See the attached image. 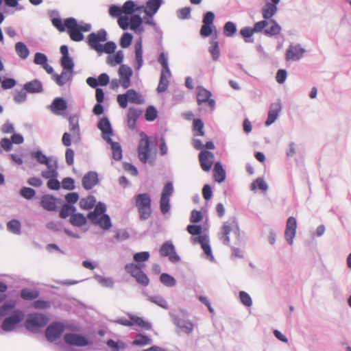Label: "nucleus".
<instances>
[{
  "instance_id": "f257e3e1",
  "label": "nucleus",
  "mask_w": 351,
  "mask_h": 351,
  "mask_svg": "<svg viewBox=\"0 0 351 351\" xmlns=\"http://www.w3.org/2000/svg\"><path fill=\"white\" fill-rule=\"evenodd\" d=\"M65 26L70 38L75 42H80L84 39L82 32H86L90 30L91 26L89 24H78L74 18H67L65 19Z\"/></svg>"
},
{
  "instance_id": "f03ea898",
  "label": "nucleus",
  "mask_w": 351,
  "mask_h": 351,
  "mask_svg": "<svg viewBox=\"0 0 351 351\" xmlns=\"http://www.w3.org/2000/svg\"><path fill=\"white\" fill-rule=\"evenodd\" d=\"M134 204L138 212L141 221H145L152 215L151 197L147 193H139L134 196Z\"/></svg>"
},
{
  "instance_id": "7ed1b4c3",
  "label": "nucleus",
  "mask_w": 351,
  "mask_h": 351,
  "mask_svg": "<svg viewBox=\"0 0 351 351\" xmlns=\"http://www.w3.org/2000/svg\"><path fill=\"white\" fill-rule=\"evenodd\" d=\"M139 160L143 163L148 162L153 165L156 160V154L152 153L149 145V139L143 132L141 134V140L138 145Z\"/></svg>"
},
{
  "instance_id": "20e7f679",
  "label": "nucleus",
  "mask_w": 351,
  "mask_h": 351,
  "mask_svg": "<svg viewBox=\"0 0 351 351\" xmlns=\"http://www.w3.org/2000/svg\"><path fill=\"white\" fill-rule=\"evenodd\" d=\"M117 101L121 108H125L127 107L128 102L142 104L145 102V99L141 94L134 89H128L125 94L118 95Z\"/></svg>"
},
{
  "instance_id": "39448f33",
  "label": "nucleus",
  "mask_w": 351,
  "mask_h": 351,
  "mask_svg": "<svg viewBox=\"0 0 351 351\" xmlns=\"http://www.w3.org/2000/svg\"><path fill=\"white\" fill-rule=\"evenodd\" d=\"M48 321V317L42 313H31L28 315L25 326L29 331H35L47 325Z\"/></svg>"
},
{
  "instance_id": "423d86ee",
  "label": "nucleus",
  "mask_w": 351,
  "mask_h": 351,
  "mask_svg": "<svg viewBox=\"0 0 351 351\" xmlns=\"http://www.w3.org/2000/svg\"><path fill=\"white\" fill-rule=\"evenodd\" d=\"M132 75V70L126 65H121L119 69V82L112 80L111 82L112 88H117L120 84L123 88H128L130 86V77Z\"/></svg>"
},
{
  "instance_id": "0eeeda50",
  "label": "nucleus",
  "mask_w": 351,
  "mask_h": 351,
  "mask_svg": "<svg viewBox=\"0 0 351 351\" xmlns=\"http://www.w3.org/2000/svg\"><path fill=\"white\" fill-rule=\"evenodd\" d=\"M87 40L89 47L97 52H99V51H101L102 45L101 43L107 40V33L106 30L100 29L97 32L90 33L88 36Z\"/></svg>"
},
{
  "instance_id": "6e6552de",
  "label": "nucleus",
  "mask_w": 351,
  "mask_h": 351,
  "mask_svg": "<svg viewBox=\"0 0 351 351\" xmlns=\"http://www.w3.org/2000/svg\"><path fill=\"white\" fill-rule=\"evenodd\" d=\"M25 317V314L22 311L15 310L13 314L5 318L1 325V330L5 332L13 330L16 326L19 324Z\"/></svg>"
},
{
  "instance_id": "1a4fd4ad",
  "label": "nucleus",
  "mask_w": 351,
  "mask_h": 351,
  "mask_svg": "<svg viewBox=\"0 0 351 351\" xmlns=\"http://www.w3.org/2000/svg\"><path fill=\"white\" fill-rule=\"evenodd\" d=\"M169 316L173 323L181 332L187 335H190L193 332L194 324L191 321L182 318L173 313H169Z\"/></svg>"
},
{
  "instance_id": "9d476101",
  "label": "nucleus",
  "mask_w": 351,
  "mask_h": 351,
  "mask_svg": "<svg viewBox=\"0 0 351 351\" xmlns=\"http://www.w3.org/2000/svg\"><path fill=\"white\" fill-rule=\"evenodd\" d=\"M64 326L60 322L50 324L45 330V337L49 342H53L59 339L64 330Z\"/></svg>"
},
{
  "instance_id": "9b49d317",
  "label": "nucleus",
  "mask_w": 351,
  "mask_h": 351,
  "mask_svg": "<svg viewBox=\"0 0 351 351\" xmlns=\"http://www.w3.org/2000/svg\"><path fill=\"white\" fill-rule=\"evenodd\" d=\"M160 254L162 256L169 257L171 263H176L180 261V258L177 254L175 247L171 241H166L162 245L160 249Z\"/></svg>"
},
{
  "instance_id": "f8f14e48",
  "label": "nucleus",
  "mask_w": 351,
  "mask_h": 351,
  "mask_svg": "<svg viewBox=\"0 0 351 351\" xmlns=\"http://www.w3.org/2000/svg\"><path fill=\"white\" fill-rule=\"evenodd\" d=\"M64 340L70 346L83 347L88 345V341L85 337L76 333H66Z\"/></svg>"
},
{
  "instance_id": "ddd939ff",
  "label": "nucleus",
  "mask_w": 351,
  "mask_h": 351,
  "mask_svg": "<svg viewBox=\"0 0 351 351\" xmlns=\"http://www.w3.org/2000/svg\"><path fill=\"white\" fill-rule=\"evenodd\" d=\"M281 110L282 103L280 99H278L276 102L270 105L268 117L265 123L266 126H269L276 121Z\"/></svg>"
},
{
  "instance_id": "4468645a",
  "label": "nucleus",
  "mask_w": 351,
  "mask_h": 351,
  "mask_svg": "<svg viewBox=\"0 0 351 351\" xmlns=\"http://www.w3.org/2000/svg\"><path fill=\"white\" fill-rule=\"evenodd\" d=\"M305 53V49L300 45L291 44L286 51V60L296 61L300 60Z\"/></svg>"
},
{
  "instance_id": "2eb2a0df",
  "label": "nucleus",
  "mask_w": 351,
  "mask_h": 351,
  "mask_svg": "<svg viewBox=\"0 0 351 351\" xmlns=\"http://www.w3.org/2000/svg\"><path fill=\"white\" fill-rule=\"evenodd\" d=\"M297 228V221L293 217H289L287 219L286 229H285V239L289 244L292 245L293 239L295 236Z\"/></svg>"
},
{
  "instance_id": "dca6fc26",
  "label": "nucleus",
  "mask_w": 351,
  "mask_h": 351,
  "mask_svg": "<svg viewBox=\"0 0 351 351\" xmlns=\"http://www.w3.org/2000/svg\"><path fill=\"white\" fill-rule=\"evenodd\" d=\"M214 154L209 151H202L199 154V160L202 169L204 171H209L214 161Z\"/></svg>"
},
{
  "instance_id": "f3484780",
  "label": "nucleus",
  "mask_w": 351,
  "mask_h": 351,
  "mask_svg": "<svg viewBox=\"0 0 351 351\" xmlns=\"http://www.w3.org/2000/svg\"><path fill=\"white\" fill-rule=\"evenodd\" d=\"M60 50L62 55L61 58V66L62 67V70L73 72L74 64L73 60L69 56L67 46L62 45Z\"/></svg>"
},
{
  "instance_id": "a211bd4d",
  "label": "nucleus",
  "mask_w": 351,
  "mask_h": 351,
  "mask_svg": "<svg viewBox=\"0 0 351 351\" xmlns=\"http://www.w3.org/2000/svg\"><path fill=\"white\" fill-rule=\"evenodd\" d=\"M212 94L208 89H199L197 94V99L199 106L208 104L210 109H213L215 105L214 99H210Z\"/></svg>"
},
{
  "instance_id": "6ab92c4d",
  "label": "nucleus",
  "mask_w": 351,
  "mask_h": 351,
  "mask_svg": "<svg viewBox=\"0 0 351 351\" xmlns=\"http://www.w3.org/2000/svg\"><path fill=\"white\" fill-rule=\"evenodd\" d=\"M143 110L136 108H130L127 114V123L130 129L134 130L136 129V121L138 117L142 114Z\"/></svg>"
},
{
  "instance_id": "aec40b11",
  "label": "nucleus",
  "mask_w": 351,
  "mask_h": 351,
  "mask_svg": "<svg viewBox=\"0 0 351 351\" xmlns=\"http://www.w3.org/2000/svg\"><path fill=\"white\" fill-rule=\"evenodd\" d=\"M98 182V174L95 171L88 172L82 178V186L86 190L92 189Z\"/></svg>"
},
{
  "instance_id": "412c9836",
  "label": "nucleus",
  "mask_w": 351,
  "mask_h": 351,
  "mask_svg": "<svg viewBox=\"0 0 351 351\" xmlns=\"http://www.w3.org/2000/svg\"><path fill=\"white\" fill-rule=\"evenodd\" d=\"M29 155L31 158L34 159L38 163L43 165H49L50 162L57 159L56 157L53 156L47 157L40 149L32 151L29 153Z\"/></svg>"
},
{
  "instance_id": "4be33fe9",
  "label": "nucleus",
  "mask_w": 351,
  "mask_h": 351,
  "mask_svg": "<svg viewBox=\"0 0 351 351\" xmlns=\"http://www.w3.org/2000/svg\"><path fill=\"white\" fill-rule=\"evenodd\" d=\"M109 76L104 73L99 75L97 78L89 77L86 80L87 84L91 88H96L97 86H105L109 83Z\"/></svg>"
},
{
  "instance_id": "5701e85b",
  "label": "nucleus",
  "mask_w": 351,
  "mask_h": 351,
  "mask_svg": "<svg viewBox=\"0 0 351 351\" xmlns=\"http://www.w3.org/2000/svg\"><path fill=\"white\" fill-rule=\"evenodd\" d=\"M194 241L197 240L204 250L206 258L211 261H214V256L212 254L210 246L209 245V239L206 235H200L197 238L193 239Z\"/></svg>"
},
{
  "instance_id": "b1692460",
  "label": "nucleus",
  "mask_w": 351,
  "mask_h": 351,
  "mask_svg": "<svg viewBox=\"0 0 351 351\" xmlns=\"http://www.w3.org/2000/svg\"><path fill=\"white\" fill-rule=\"evenodd\" d=\"M47 169L44 170L41 172V176L45 179H51L53 178H57L58 176V160H55L54 161L50 162L49 165H46Z\"/></svg>"
},
{
  "instance_id": "393cba45",
  "label": "nucleus",
  "mask_w": 351,
  "mask_h": 351,
  "mask_svg": "<svg viewBox=\"0 0 351 351\" xmlns=\"http://www.w3.org/2000/svg\"><path fill=\"white\" fill-rule=\"evenodd\" d=\"M69 130L72 132V137L77 141L80 139L79 119L76 115H71L69 118Z\"/></svg>"
},
{
  "instance_id": "a878e982",
  "label": "nucleus",
  "mask_w": 351,
  "mask_h": 351,
  "mask_svg": "<svg viewBox=\"0 0 351 351\" xmlns=\"http://www.w3.org/2000/svg\"><path fill=\"white\" fill-rule=\"evenodd\" d=\"M161 3V0H149L146 3V7L143 6V10L146 15L152 17L157 12Z\"/></svg>"
},
{
  "instance_id": "bb28decb",
  "label": "nucleus",
  "mask_w": 351,
  "mask_h": 351,
  "mask_svg": "<svg viewBox=\"0 0 351 351\" xmlns=\"http://www.w3.org/2000/svg\"><path fill=\"white\" fill-rule=\"evenodd\" d=\"M90 221L92 223L99 226L104 230H109L112 226L110 217L107 214H104L96 218V219Z\"/></svg>"
},
{
  "instance_id": "cd10ccee",
  "label": "nucleus",
  "mask_w": 351,
  "mask_h": 351,
  "mask_svg": "<svg viewBox=\"0 0 351 351\" xmlns=\"http://www.w3.org/2000/svg\"><path fill=\"white\" fill-rule=\"evenodd\" d=\"M43 89H21L17 90L14 94V99L15 102L21 104L26 100L27 93H40Z\"/></svg>"
},
{
  "instance_id": "c85d7f7f",
  "label": "nucleus",
  "mask_w": 351,
  "mask_h": 351,
  "mask_svg": "<svg viewBox=\"0 0 351 351\" xmlns=\"http://www.w3.org/2000/svg\"><path fill=\"white\" fill-rule=\"evenodd\" d=\"M210 47L209 48V51L212 55L213 59L214 60H217L220 56L219 43L217 41V32L215 29L214 34H213L212 39L210 40Z\"/></svg>"
},
{
  "instance_id": "c756f323",
  "label": "nucleus",
  "mask_w": 351,
  "mask_h": 351,
  "mask_svg": "<svg viewBox=\"0 0 351 351\" xmlns=\"http://www.w3.org/2000/svg\"><path fill=\"white\" fill-rule=\"evenodd\" d=\"M73 72L62 70L60 75H53V80L58 86H63L71 80Z\"/></svg>"
},
{
  "instance_id": "7c9ffc66",
  "label": "nucleus",
  "mask_w": 351,
  "mask_h": 351,
  "mask_svg": "<svg viewBox=\"0 0 351 351\" xmlns=\"http://www.w3.org/2000/svg\"><path fill=\"white\" fill-rule=\"evenodd\" d=\"M213 173V176L216 182L221 183L225 180L226 171L223 169L221 162H217L215 164Z\"/></svg>"
},
{
  "instance_id": "2f4dec72",
  "label": "nucleus",
  "mask_w": 351,
  "mask_h": 351,
  "mask_svg": "<svg viewBox=\"0 0 351 351\" xmlns=\"http://www.w3.org/2000/svg\"><path fill=\"white\" fill-rule=\"evenodd\" d=\"M106 211V204L102 202H99L96 205L95 210L93 212H90L88 214L87 217L89 220H95L98 217L101 216L102 215L105 214Z\"/></svg>"
},
{
  "instance_id": "473e14b6",
  "label": "nucleus",
  "mask_w": 351,
  "mask_h": 351,
  "mask_svg": "<svg viewBox=\"0 0 351 351\" xmlns=\"http://www.w3.org/2000/svg\"><path fill=\"white\" fill-rule=\"evenodd\" d=\"M40 204L43 208L47 210L52 211L56 208L55 198L51 195L43 196Z\"/></svg>"
},
{
  "instance_id": "72a5a7b5",
  "label": "nucleus",
  "mask_w": 351,
  "mask_h": 351,
  "mask_svg": "<svg viewBox=\"0 0 351 351\" xmlns=\"http://www.w3.org/2000/svg\"><path fill=\"white\" fill-rule=\"evenodd\" d=\"M128 317L132 320L133 325L136 324L147 330L152 328V324L148 321L144 320L142 317L132 314H128Z\"/></svg>"
},
{
  "instance_id": "f704fd0d",
  "label": "nucleus",
  "mask_w": 351,
  "mask_h": 351,
  "mask_svg": "<svg viewBox=\"0 0 351 351\" xmlns=\"http://www.w3.org/2000/svg\"><path fill=\"white\" fill-rule=\"evenodd\" d=\"M128 317L132 320L133 325L136 324L147 330L152 328V324L148 321L144 320L142 317L132 314H128Z\"/></svg>"
},
{
  "instance_id": "c9c22d12",
  "label": "nucleus",
  "mask_w": 351,
  "mask_h": 351,
  "mask_svg": "<svg viewBox=\"0 0 351 351\" xmlns=\"http://www.w3.org/2000/svg\"><path fill=\"white\" fill-rule=\"evenodd\" d=\"M122 11L125 14H131L135 11H141L143 8V5L137 6L133 1L129 0L125 1L122 5Z\"/></svg>"
},
{
  "instance_id": "e433bc0d",
  "label": "nucleus",
  "mask_w": 351,
  "mask_h": 351,
  "mask_svg": "<svg viewBox=\"0 0 351 351\" xmlns=\"http://www.w3.org/2000/svg\"><path fill=\"white\" fill-rule=\"evenodd\" d=\"M97 127L102 132V134H112L111 124L107 117L101 118L97 124Z\"/></svg>"
},
{
  "instance_id": "4c0bfd02",
  "label": "nucleus",
  "mask_w": 351,
  "mask_h": 351,
  "mask_svg": "<svg viewBox=\"0 0 351 351\" xmlns=\"http://www.w3.org/2000/svg\"><path fill=\"white\" fill-rule=\"evenodd\" d=\"M87 222L86 218L82 213H75L70 217V223L77 227H82Z\"/></svg>"
},
{
  "instance_id": "58836bf2",
  "label": "nucleus",
  "mask_w": 351,
  "mask_h": 351,
  "mask_svg": "<svg viewBox=\"0 0 351 351\" xmlns=\"http://www.w3.org/2000/svg\"><path fill=\"white\" fill-rule=\"evenodd\" d=\"M277 6L271 3H267L262 10L263 16L265 19H270L276 12Z\"/></svg>"
},
{
  "instance_id": "ea45409f",
  "label": "nucleus",
  "mask_w": 351,
  "mask_h": 351,
  "mask_svg": "<svg viewBox=\"0 0 351 351\" xmlns=\"http://www.w3.org/2000/svg\"><path fill=\"white\" fill-rule=\"evenodd\" d=\"M171 74L169 69H162L158 88H167Z\"/></svg>"
},
{
  "instance_id": "a19ab883",
  "label": "nucleus",
  "mask_w": 351,
  "mask_h": 351,
  "mask_svg": "<svg viewBox=\"0 0 351 351\" xmlns=\"http://www.w3.org/2000/svg\"><path fill=\"white\" fill-rule=\"evenodd\" d=\"M135 48V58L137 62V69H139L143 64V49H142V41L140 39L136 41L134 45Z\"/></svg>"
},
{
  "instance_id": "79ce46f5",
  "label": "nucleus",
  "mask_w": 351,
  "mask_h": 351,
  "mask_svg": "<svg viewBox=\"0 0 351 351\" xmlns=\"http://www.w3.org/2000/svg\"><path fill=\"white\" fill-rule=\"evenodd\" d=\"M95 203V197L93 195H88L86 198H82L80 200V206L84 210H89L93 208Z\"/></svg>"
},
{
  "instance_id": "37998d69",
  "label": "nucleus",
  "mask_w": 351,
  "mask_h": 351,
  "mask_svg": "<svg viewBox=\"0 0 351 351\" xmlns=\"http://www.w3.org/2000/svg\"><path fill=\"white\" fill-rule=\"evenodd\" d=\"M268 22L269 23V25H270V26L268 27L265 30V34L270 35V36H276V35L279 34L281 31V27L276 23V21H275L274 20H271V21H269Z\"/></svg>"
},
{
  "instance_id": "c03bdc74",
  "label": "nucleus",
  "mask_w": 351,
  "mask_h": 351,
  "mask_svg": "<svg viewBox=\"0 0 351 351\" xmlns=\"http://www.w3.org/2000/svg\"><path fill=\"white\" fill-rule=\"evenodd\" d=\"M76 208L74 206L65 204L62 206L60 211V217L62 219H66L69 215L74 214L75 213Z\"/></svg>"
},
{
  "instance_id": "a18cd8bd",
  "label": "nucleus",
  "mask_w": 351,
  "mask_h": 351,
  "mask_svg": "<svg viewBox=\"0 0 351 351\" xmlns=\"http://www.w3.org/2000/svg\"><path fill=\"white\" fill-rule=\"evenodd\" d=\"M152 343V340L150 337L142 334H138L136 335V339L132 341V345L143 346L149 345Z\"/></svg>"
},
{
  "instance_id": "49530a36",
  "label": "nucleus",
  "mask_w": 351,
  "mask_h": 351,
  "mask_svg": "<svg viewBox=\"0 0 351 351\" xmlns=\"http://www.w3.org/2000/svg\"><path fill=\"white\" fill-rule=\"evenodd\" d=\"M232 228L230 224L228 222H225L221 228V239L223 241V243L225 245H229L230 243V237L229 234L231 231Z\"/></svg>"
},
{
  "instance_id": "de8ad7c7",
  "label": "nucleus",
  "mask_w": 351,
  "mask_h": 351,
  "mask_svg": "<svg viewBox=\"0 0 351 351\" xmlns=\"http://www.w3.org/2000/svg\"><path fill=\"white\" fill-rule=\"evenodd\" d=\"M51 108L53 112H56L58 110H64L66 108V103L64 99L61 97H57L53 101L51 105Z\"/></svg>"
},
{
  "instance_id": "09e8293b",
  "label": "nucleus",
  "mask_w": 351,
  "mask_h": 351,
  "mask_svg": "<svg viewBox=\"0 0 351 351\" xmlns=\"http://www.w3.org/2000/svg\"><path fill=\"white\" fill-rule=\"evenodd\" d=\"M160 281L161 283L168 287H172L176 285V279L172 276L167 273H163L160 275Z\"/></svg>"
},
{
  "instance_id": "8fccbe9b",
  "label": "nucleus",
  "mask_w": 351,
  "mask_h": 351,
  "mask_svg": "<svg viewBox=\"0 0 351 351\" xmlns=\"http://www.w3.org/2000/svg\"><path fill=\"white\" fill-rule=\"evenodd\" d=\"M21 225L19 221L16 219H12L7 223V229L8 231L15 234H21Z\"/></svg>"
},
{
  "instance_id": "3c124183",
  "label": "nucleus",
  "mask_w": 351,
  "mask_h": 351,
  "mask_svg": "<svg viewBox=\"0 0 351 351\" xmlns=\"http://www.w3.org/2000/svg\"><path fill=\"white\" fill-rule=\"evenodd\" d=\"M15 49L17 54L22 59H25L29 56V50L26 45L23 43H17L15 45Z\"/></svg>"
},
{
  "instance_id": "603ef678",
  "label": "nucleus",
  "mask_w": 351,
  "mask_h": 351,
  "mask_svg": "<svg viewBox=\"0 0 351 351\" xmlns=\"http://www.w3.org/2000/svg\"><path fill=\"white\" fill-rule=\"evenodd\" d=\"M237 32L236 25L231 21L227 22L223 27V34L227 37H232Z\"/></svg>"
},
{
  "instance_id": "864d4df0",
  "label": "nucleus",
  "mask_w": 351,
  "mask_h": 351,
  "mask_svg": "<svg viewBox=\"0 0 351 351\" xmlns=\"http://www.w3.org/2000/svg\"><path fill=\"white\" fill-rule=\"evenodd\" d=\"M158 116V110L154 106H149L145 111V119L148 121H154Z\"/></svg>"
},
{
  "instance_id": "5fc2aeb1",
  "label": "nucleus",
  "mask_w": 351,
  "mask_h": 351,
  "mask_svg": "<svg viewBox=\"0 0 351 351\" xmlns=\"http://www.w3.org/2000/svg\"><path fill=\"white\" fill-rule=\"evenodd\" d=\"M95 278L99 282V283L105 287L112 288L114 286V280L110 277H103L99 275H95Z\"/></svg>"
},
{
  "instance_id": "6e6d98bb",
  "label": "nucleus",
  "mask_w": 351,
  "mask_h": 351,
  "mask_svg": "<svg viewBox=\"0 0 351 351\" xmlns=\"http://www.w3.org/2000/svg\"><path fill=\"white\" fill-rule=\"evenodd\" d=\"M174 191L173 185L171 182H167L162 189L161 197L162 198L170 199Z\"/></svg>"
},
{
  "instance_id": "4d7b16f0",
  "label": "nucleus",
  "mask_w": 351,
  "mask_h": 351,
  "mask_svg": "<svg viewBox=\"0 0 351 351\" xmlns=\"http://www.w3.org/2000/svg\"><path fill=\"white\" fill-rule=\"evenodd\" d=\"M39 295V293L36 290L23 289L21 292V296L24 300H34Z\"/></svg>"
},
{
  "instance_id": "13d9d810",
  "label": "nucleus",
  "mask_w": 351,
  "mask_h": 351,
  "mask_svg": "<svg viewBox=\"0 0 351 351\" xmlns=\"http://www.w3.org/2000/svg\"><path fill=\"white\" fill-rule=\"evenodd\" d=\"M125 271L131 274L134 278L142 270L141 264L136 265L134 263L127 264L125 266Z\"/></svg>"
},
{
  "instance_id": "bf43d9fd",
  "label": "nucleus",
  "mask_w": 351,
  "mask_h": 351,
  "mask_svg": "<svg viewBox=\"0 0 351 351\" xmlns=\"http://www.w3.org/2000/svg\"><path fill=\"white\" fill-rule=\"evenodd\" d=\"M204 123L201 119H196L193 121V130L195 135L196 136H204Z\"/></svg>"
},
{
  "instance_id": "052dcab7",
  "label": "nucleus",
  "mask_w": 351,
  "mask_h": 351,
  "mask_svg": "<svg viewBox=\"0 0 351 351\" xmlns=\"http://www.w3.org/2000/svg\"><path fill=\"white\" fill-rule=\"evenodd\" d=\"M142 23V19L139 15H133L130 19V27L132 30L136 31L141 25Z\"/></svg>"
},
{
  "instance_id": "680f3d73",
  "label": "nucleus",
  "mask_w": 351,
  "mask_h": 351,
  "mask_svg": "<svg viewBox=\"0 0 351 351\" xmlns=\"http://www.w3.org/2000/svg\"><path fill=\"white\" fill-rule=\"evenodd\" d=\"M258 187L259 189L265 191L268 189V186L262 178H258L251 184V189L255 190Z\"/></svg>"
},
{
  "instance_id": "e2e57ef3",
  "label": "nucleus",
  "mask_w": 351,
  "mask_h": 351,
  "mask_svg": "<svg viewBox=\"0 0 351 351\" xmlns=\"http://www.w3.org/2000/svg\"><path fill=\"white\" fill-rule=\"evenodd\" d=\"M239 299L241 302L247 307H250L252 305V300L250 295L244 291L239 292Z\"/></svg>"
},
{
  "instance_id": "0e129e2a",
  "label": "nucleus",
  "mask_w": 351,
  "mask_h": 351,
  "mask_svg": "<svg viewBox=\"0 0 351 351\" xmlns=\"http://www.w3.org/2000/svg\"><path fill=\"white\" fill-rule=\"evenodd\" d=\"M171 208L170 199L160 197V212L165 215L169 212Z\"/></svg>"
},
{
  "instance_id": "69168bd1",
  "label": "nucleus",
  "mask_w": 351,
  "mask_h": 351,
  "mask_svg": "<svg viewBox=\"0 0 351 351\" xmlns=\"http://www.w3.org/2000/svg\"><path fill=\"white\" fill-rule=\"evenodd\" d=\"M20 194L23 197L27 199H31L35 196L36 191L32 188L24 186L21 189Z\"/></svg>"
},
{
  "instance_id": "338daca9",
  "label": "nucleus",
  "mask_w": 351,
  "mask_h": 351,
  "mask_svg": "<svg viewBox=\"0 0 351 351\" xmlns=\"http://www.w3.org/2000/svg\"><path fill=\"white\" fill-rule=\"evenodd\" d=\"M149 300L158 305L159 306L167 309L168 308V304L167 301L161 296L160 295H154L149 298Z\"/></svg>"
},
{
  "instance_id": "774afa93",
  "label": "nucleus",
  "mask_w": 351,
  "mask_h": 351,
  "mask_svg": "<svg viewBox=\"0 0 351 351\" xmlns=\"http://www.w3.org/2000/svg\"><path fill=\"white\" fill-rule=\"evenodd\" d=\"M112 151V158L115 160H120L122 158L121 147L119 143L112 144L111 147Z\"/></svg>"
}]
</instances>
